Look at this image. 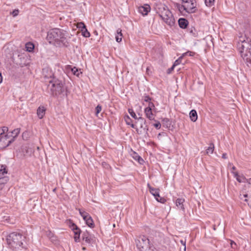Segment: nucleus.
I'll return each instance as SVG.
<instances>
[{
    "label": "nucleus",
    "mask_w": 251,
    "mask_h": 251,
    "mask_svg": "<svg viewBox=\"0 0 251 251\" xmlns=\"http://www.w3.org/2000/svg\"><path fill=\"white\" fill-rule=\"evenodd\" d=\"M47 38L50 43L53 42L58 46L67 47L70 37L66 31L56 28L51 29L48 32Z\"/></svg>",
    "instance_id": "obj_1"
},
{
    "label": "nucleus",
    "mask_w": 251,
    "mask_h": 251,
    "mask_svg": "<svg viewBox=\"0 0 251 251\" xmlns=\"http://www.w3.org/2000/svg\"><path fill=\"white\" fill-rule=\"evenodd\" d=\"M237 49L243 60L247 65L251 64V40L247 37H240L237 44Z\"/></svg>",
    "instance_id": "obj_2"
},
{
    "label": "nucleus",
    "mask_w": 251,
    "mask_h": 251,
    "mask_svg": "<svg viewBox=\"0 0 251 251\" xmlns=\"http://www.w3.org/2000/svg\"><path fill=\"white\" fill-rule=\"evenodd\" d=\"M25 239V236L16 232L9 234L6 238L7 244L13 250L18 249L22 247Z\"/></svg>",
    "instance_id": "obj_3"
},
{
    "label": "nucleus",
    "mask_w": 251,
    "mask_h": 251,
    "mask_svg": "<svg viewBox=\"0 0 251 251\" xmlns=\"http://www.w3.org/2000/svg\"><path fill=\"white\" fill-rule=\"evenodd\" d=\"M181 4L176 3L175 4V7L178 11L183 13L186 12L188 13H193L196 10V3L195 0H180Z\"/></svg>",
    "instance_id": "obj_4"
},
{
    "label": "nucleus",
    "mask_w": 251,
    "mask_h": 251,
    "mask_svg": "<svg viewBox=\"0 0 251 251\" xmlns=\"http://www.w3.org/2000/svg\"><path fill=\"white\" fill-rule=\"evenodd\" d=\"M48 89L50 90L51 95L57 96L62 93L64 91L63 84L62 82L55 78H53L49 81Z\"/></svg>",
    "instance_id": "obj_5"
},
{
    "label": "nucleus",
    "mask_w": 251,
    "mask_h": 251,
    "mask_svg": "<svg viewBox=\"0 0 251 251\" xmlns=\"http://www.w3.org/2000/svg\"><path fill=\"white\" fill-rule=\"evenodd\" d=\"M159 15L164 22L170 26L175 24V19L171 12L164 5L159 8Z\"/></svg>",
    "instance_id": "obj_6"
},
{
    "label": "nucleus",
    "mask_w": 251,
    "mask_h": 251,
    "mask_svg": "<svg viewBox=\"0 0 251 251\" xmlns=\"http://www.w3.org/2000/svg\"><path fill=\"white\" fill-rule=\"evenodd\" d=\"M8 128L4 126L0 129V148H5L8 146L13 141V138L7 133Z\"/></svg>",
    "instance_id": "obj_7"
},
{
    "label": "nucleus",
    "mask_w": 251,
    "mask_h": 251,
    "mask_svg": "<svg viewBox=\"0 0 251 251\" xmlns=\"http://www.w3.org/2000/svg\"><path fill=\"white\" fill-rule=\"evenodd\" d=\"M136 246L140 251L147 250L148 248H151L149 244V239L145 236L139 237L138 239L136 241Z\"/></svg>",
    "instance_id": "obj_8"
},
{
    "label": "nucleus",
    "mask_w": 251,
    "mask_h": 251,
    "mask_svg": "<svg viewBox=\"0 0 251 251\" xmlns=\"http://www.w3.org/2000/svg\"><path fill=\"white\" fill-rule=\"evenodd\" d=\"M78 210L80 215L85 221L86 225L91 228L94 227L95 224L91 216L89 215V214L84 211H82L80 209H78Z\"/></svg>",
    "instance_id": "obj_9"
},
{
    "label": "nucleus",
    "mask_w": 251,
    "mask_h": 251,
    "mask_svg": "<svg viewBox=\"0 0 251 251\" xmlns=\"http://www.w3.org/2000/svg\"><path fill=\"white\" fill-rule=\"evenodd\" d=\"M148 187L149 189L150 192L154 197L157 201L162 203L166 202V200L164 198L160 197L159 189L152 187L149 183L148 184Z\"/></svg>",
    "instance_id": "obj_10"
},
{
    "label": "nucleus",
    "mask_w": 251,
    "mask_h": 251,
    "mask_svg": "<svg viewBox=\"0 0 251 251\" xmlns=\"http://www.w3.org/2000/svg\"><path fill=\"white\" fill-rule=\"evenodd\" d=\"M241 193L240 195V198L241 200L251 197V184L249 183L246 185L245 189Z\"/></svg>",
    "instance_id": "obj_11"
},
{
    "label": "nucleus",
    "mask_w": 251,
    "mask_h": 251,
    "mask_svg": "<svg viewBox=\"0 0 251 251\" xmlns=\"http://www.w3.org/2000/svg\"><path fill=\"white\" fill-rule=\"evenodd\" d=\"M154 104L152 102L149 103V106L145 109V113L146 117L150 120H153L154 116L152 112V107H154Z\"/></svg>",
    "instance_id": "obj_12"
},
{
    "label": "nucleus",
    "mask_w": 251,
    "mask_h": 251,
    "mask_svg": "<svg viewBox=\"0 0 251 251\" xmlns=\"http://www.w3.org/2000/svg\"><path fill=\"white\" fill-rule=\"evenodd\" d=\"M71 228L75 234L74 239L75 242H77L79 241L81 230L74 223L72 224Z\"/></svg>",
    "instance_id": "obj_13"
},
{
    "label": "nucleus",
    "mask_w": 251,
    "mask_h": 251,
    "mask_svg": "<svg viewBox=\"0 0 251 251\" xmlns=\"http://www.w3.org/2000/svg\"><path fill=\"white\" fill-rule=\"evenodd\" d=\"M150 6L147 4L139 7V12L143 15H146L150 11Z\"/></svg>",
    "instance_id": "obj_14"
},
{
    "label": "nucleus",
    "mask_w": 251,
    "mask_h": 251,
    "mask_svg": "<svg viewBox=\"0 0 251 251\" xmlns=\"http://www.w3.org/2000/svg\"><path fill=\"white\" fill-rule=\"evenodd\" d=\"M82 237V240L85 241V242L88 244L91 243L92 241H93L92 236L90 235V234L87 231L83 232Z\"/></svg>",
    "instance_id": "obj_15"
},
{
    "label": "nucleus",
    "mask_w": 251,
    "mask_h": 251,
    "mask_svg": "<svg viewBox=\"0 0 251 251\" xmlns=\"http://www.w3.org/2000/svg\"><path fill=\"white\" fill-rule=\"evenodd\" d=\"M234 176L239 182H245L246 181V177L243 175H239L237 172H232Z\"/></svg>",
    "instance_id": "obj_16"
},
{
    "label": "nucleus",
    "mask_w": 251,
    "mask_h": 251,
    "mask_svg": "<svg viewBox=\"0 0 251 251\" xmlns=\"http://www.w3.org/2000/svg\"><path fill=\"white\" fill-rule=\"evenodd\" d=\"M46 109L44 106H40L37 110V114L39 119H42L45 115Z\"/></svg>",
    "instance_id": "obj_17"
},
{
    "label": "nucleus",
    "mask_w": 251,
    "mask_h": 251,
    "mask_svg": "<svg viewBox=\"0 0 251 251\" xmlns=\"http://www.w3.org/2000/svg\"><path fill=\"white\" fill-rule=\"evenodd\" d=\"M178 22L179 26L182 28H185L188 23L187 20L183 18L179 19Z\"/></svg>",
    "instance_id": "obj_18"
},
{
    "label": "nucleus",
    "mask_w": 251,
    "mask_h": 251,
    "mask_svg": "<svg viewBox=\"0 0 251 251\" xmlns=\"http://www.w3.org/2000/svg\"><path fill=\"white\" fill-rule=\"evenodd\" d=\"M20 128H16L13 130L12 132L7 133L10 136L11 138H13V140H14V138H16L18 134L20 133Z\"/></svg>",
    "instance_id": "obj_19"
},
{
    "label": "nucleus",
    "mask_w": 251,
    "mask_h": 251,
    "mask_svg": "<svg viewBox=\"0 0 251 251\" xmlns=\"http://www.w3.org/2000/svg\"><path fill=\"white\" fill-rule=\"evenodd\" d=\"M190 118L192 121L196 122L198 118L197 113L195 110H192L190 113Z\"/></svg>",
    "instance_id": "obj_20"
},
{
    "label": "nucleus",
    "mask_w": 251,
    "mask_h": 251,
    "mask_svg": "<svg viewBox=\"0 0 251 251\" xmlns=\"http://www.w3.org/2000/svg\"><path fill=\"white\" fill-rule=\"evenodd\" d=\"M123 34L122 33V30L119 28L117 30V34L116 35V40L117 42H121L122 40Z\"/></svg>",
    "instance_id": "obj_21"
},
{
    "label": "nucleus",
    "mask_w": 251,
    "mask_h": 251,
    "mask_svg": "<svg viewBox=\"0 0 251 251\" xmlns=\"http://www.w3.org/2000/svg\"><path fill=\"white\" fill-rule=\"evenodd\" d=\"M25 47L26 51L31 52L34 48V45L31 42H28L25 44Z\"/></svg>",
    "instance_id": "obj_22"
},
{
    "label": "nucleus",
    "mask_w": 251,
    "mask_h": 251,
    "mask_svg": "<svg viewBox=\"0 0 251 251\" xmlns=\"http://www.w3.org/2000/svg\"><path fill=\"white\" fill-rule=\"evenodd\" d=\"M184 201V200L183 199H177L176 200V205L177 206H180V208L182 210H183L184 207L183 205V203Z\"/></svg>",
    "instance_id": "obj_23"
},
{
    "label": "nucleus",
    "mask_w": 251,
    "mask_h": 251,
    "mask_svg": "<svg viewBox=\"0 0 251 251\" xmlns=\"http://www.w3.org/2000/svg\"><path fill=\"white\" fill-rule=\"evenodd\" d=\"M214 149V145L213 143H211L210 144L209 147L208 148V149L206 150V153L207 154H212L213 152Z\"/></svg>",
    "instance_id": "obj_24"
},
{
    "label": "nucleus",
    "mask_w": 251,
    "mask_h": 251,
    "mask_svg": "<svg viewBox=\"0 0 251 251\" xmlns=\"http://www.w3.org/2000/svg\"><path fill=\"white\" fill-rule=\"evenodd\" d=\"M125 120L127 125L130 126L132 128H134V125L132 123L131 119L128 116L126 117Z\"/></svg>",
    "instance_id": "obj_25"
},
{
    "label": "nucleus",
    "mask_w": 251,
    "mask_h": 251,
    "mask_svg": "<svg viewBox=\"0 0 251 251\" xmlns=\"http://www.w3.org/2000/svg\"><path fill=\"white\" fill-rule=\"evenodd\" d=\"M82 35L85 37H89L90 36V33L88 31L86 28L85 29H81Z\"/></svg>",
    "instance_id": "obj_26"
},
{
    "label": "nucleus",
    "mask_w": 251,
    "mask_h": 251,
    "mask_svg": "<svg viewBox=\"0 0 251 251\" xmlns=\"http://www.w3.org/2000/svg\"><path fill=\"white\" fill-rule=\"evenodd\" d=\"M214 0H205V3L207 6L211 7L214 4Z\"/></svg>",
    "instance_id": "obj_27"
},
{
    "label": "nucleus",
    "mask_w": 251,
    "mask_h": 251,
    "mask_svg": "<svg viewBox=\"0 0 251 251\" xmlns=\"http://www.w3.org/2000/svg\"><path fill=\"white\" fill-rule=\"evenodd\" d=\"M77 27L81 29H85L86 26L82 22L77 23Z\"/></svg>",
    "instance_id": "obj_28"
},
{
    "label": "nucleus",
    "mask_w": 251,
    "mask_h": 251,
    "mask_svg": "<svg viewBox=\"0 0 251 251\" xmlns=\"http://www.w3.org/2000/svg\"><path fill=\"white\" fill-rule=\"evenodd\" d=\"M128 112L129 113V114H130L131 116L132 117H133V118H134L135 119H137V117L136 116V114L135 113V112H134V111L133 110V109H128Z\"/></svg>",
    "instance_id": "obj_29"
},
{
    "label": "nucleus",
    "mask_w": 251,
    "mask_h": 251,
    "mask_svg": "<svg viewBox=\"0 0 251 251\" xmlns=\"http://www.w3.org/2000/svg\"><path fill=\"white\" fill-rule=\"evenodd\" d=\"M183 56H182V54L181 56H180L175 61V63H174V65L176 66L178 65H179L181 62V60L183 58Z\"/></svg>",
    "instance_id": "obj_30"
},
{
    "label": "nucleus",
    "mask_w": 251,
    "mask_h": 251,
    "mask_svg": "<svg viewBox=\"0 0 251 251\" xmlns=\"http://www.w3.org/2000/svg\"><path fill=\"white\" fill-rule=\"evenodd\" d=\"M72 72L73 73L74 75H76L77 76H78L79 75V73L78 72V71L77 68L75 67H74L72 69Z\"/></svg>",
    "instance_id": "obj_31"
},
{
    "label": "nucleus",
    "mask_w": 251,
    "mask_h": 251,
    "mask_svg": "<svg viewBox=\"0 0 251 251\" xmlns=\"http://www.w3.org/2000/svg\"><path fill=\"white\" fill-rule=\"evenodd\" d=\"M195 54V53L194 52L188 51H187V52L183 53L182 54V56L184 57L185 55H187L190 56H194Z\"/></svg>",
    "instance_id": "obj_32"
},
{
    "label": "nucleus",
    "mask_w": 251,
    "mask_h": 251,
    "mask_svg": "<svg viewBox=\"0 0 251 251\" xmlns=\"http://www.w3.org/2000/svg\"><path fill=\"white\" fill-rule=\"evenodd\" d=\"M46 235L49 239L51 237H54V234L50 230H48L46 232Z\"/></svg>",
    "instance_id": "obj_33"
},
{
    "label": "nucleus",
    "mask_w": 251,
    "mask_h": 251,
    "mask_svg": "<svg viewBox=\"0 0 251 251\" xmlns=\"http://www.w3.org/2000/svg\"><path fill=\"white\" fill-rule=\"evenodd\" d=\"M8 180V178L7 177H3L1 179H0V189L1 188V183H5Z\"/></svg>",
    "instance_id": "obj_34"
},
{
    "label": "nucleus",
    "mask_w": 251,
    "mask_h": 251,
    "mask_svg": "<svg viewBox=\"0 0 251 251\" xmlns=\"http://www.w3.org/2000/svg\"><path fill=\"white\" fill-rule=\"evenodd\" d=\"M101 111V106L98 105L96 108V114L97 115Z\"/></svg>",
    "instance_id": "obj_35"
},
{
    "label": "nucleus",
    "mask_w": 251,
    "mask_h": 251,
    "mask_svg": "<svg viewBox=\"0 0 251 251\" xmlns=\"http://www.w3.org/2000/svg\"><path fill=\"white\" fill-rule=\"evenodd\" d=\"M7 172L6 171V169L4 167L2 166L1 167V169H0V174L4 175V174H6Z\"/></svg>",
    "instance_id": "obj_36"
},
{
    "label": "nucleus",
    "mask_w": 251,
    "mask_h": 251,
    "mask_svg": "<svg viewBox=\"0 0 251 251\" xmlns=\"http://www.w3.org/2000/svg\"><path fill=\"white\" fill-rule=\"evenodd\" d=\"M243 200L248 202V205L251 208V197L247 199H245Z\"/></svg>",
    "instance_id": "obj_37"
},
{
    "label": "nucleus",
    "mask_w": 251,
    "mask_h": 251,
    "mask_svg": "<svg viewBox=\"0 0 251 251\" xmlns=\"http://www.w3.org/2000/svg\"><path fill=\"white\" fill-rule=\"evenodd\" d=\"M19 11L18 9H15L12 11V14L13 15V17L17 16L19 14Z\"/></svg>",
    "instance_id": "obj_38"
},
{
    "label": "nucleus",
    "mask_w": 251,
    "mask_h": 251,
    "mask_svg": "<svg viewBox=\"0 0 251 251\" xmlns=\"http://www.w3.org/2000/svg\"><path fill=\"white\" fill-rule=\"evenodd\" d=\"M153 126L157 129L160 128L161 126V124L159 122H157V123L154 124Z\"/></svg>",
    "instance_id": "obj_39"
},
{
    "label": "nucleus",
    "mask_w": 251,
    "mask_h": 251,
    "mask_svg": "<svg viewBox=\"0 0 251 251\" xmlns=\"http://www.w3.org/2000/svg\"><path fill=\"white\" fill-rule=\"evenodd\" d=\"M228 165V166L231 167V170H232L231 171V173H232V172H236L235 171L236 167L234 166H233L231 163H229Z\"/></svg>",
    "instance_id": "obj_40"
},
{
    "label": "nucleus",
    "mask_w": 251,
    "mask_h": 251,
    "mask_svg": "<svg viewBox=\"0 0 251 251\" xmlns=\"http://www.w3.org/2000/svg\"><path fill=\"white\" fill-rule=\"evenodd\" d=\"M50 239L51 240L52 242L54 243H56L57 239L55 236L54 235V237H51Z\"/></svg>",
    "instance_id": "obj_41"
},
{
    "label": "nucleus",
    "mask_w": 251,
    "mask_h": 251,
    "mask_svg": "<svg viewBox=\"0 0 251 251\" xmlns=\"http://www.w3.org/2000/svg\"><path fill=\"white\" fill-rule=\"evenodd\" d=\"M175 67V66L173 64V66L168 70V73L170 74L172 72V71L174 70Z\"/></svg>",
    "instance_id": "obj_42"
},
{
    "label": "nucleus",
    "mask_w": 251,
    "mask_h": 251,
    "mask_svg": "<svg viewBox=\"0 0 251 251\" xmlns=\"http://www.w3.org/2000/svg\"><path fill=\"white\" fill-rule=\"evenodd\" d=\"M180 242L184 246V251H185L186 250V245H185L186 242H185V241L181 240L180 241Z\"/></svg>",
    "instance_id": "obj_43"
},
{
    "label": "nucleus",
    "mask_w": 251,
    "mask_h": 251,
    "mask_svg": "<svg viewBox=\"0 0 251 251\" xmlns=\"http://www.w3.org/2000/svg\"><path fill=\"white\" fill-rule=\"evenodd\" d=\"M230 245H231V247L232 248H234V247L233 246V245H236V243L233 241H231L230 242Z\"/></svg>",
    "instance_id": "obj_44"
},
{
    "label": "nucleus",
    "mask_w": 251,
    "mask_h": 251,
    "mask_svg": "<svg viewBox=\"0 0 251 251\" xmlns=\"http://www.w3.org/2000/svg\"><path fill=\"white\" fill-rule=\"evenodd\" d=\"M138 162L140 164H142V162H143V160L140 156H138Z\"/></svg>",
    "instance_id": "obj_45"
},
{
    "label": "nucleus",
    "mask_w": 251,
    "mask_h": 251,
    "mask_svg": "<svg viewBox=\"0 0 251 251\" xmlns=\"http://www.w3.org/2000/svg\"><path fill=\"white\" fill-rule=\"evenodd\" d=\"M222 158H223L224 159H226L227 158L226 154V153L223 154Z\"/></svg>",
    "instance_id": "obj_46"
},
{
    "label": "nucleus",
    "mask_w": 251,
    "mask_h": 251,
    "mask_svg": "<svg viewBox=\"0 0 251 251\" xmlns=\"http://www.w3.org/2000/svg\"><path fill=\"white\" fill-rule=\"evenodd\" d=\"M149 100H150V98L148 97H147L145 99V101H148Z\"/></svg>",
    "instance_id": "obj_47"
},
{
    "label": "nucleus",
    "mask_w": 251,
    "mask_h": 251,
    "mask_svg": "<svg viewBox=\"0 0 251 251\" xmlns=\"http://www.w3.org/2000/svg\"><path fill=\"white\" fill-rule=\"evenodd\" d=\"M139 120H142V121H144V120H143V119L142 118H141V117H140V118H139Z\"/></svg>",
    "instance_id": "obj_48"
},
{
    "label": "nucleus",
    "mask_w": 251,
    "mask_h": 251,
    "mask_svg": "<svg viewBox=\"0 0 251 251\" xmlns=\"http://www.w3.org/2000/svg\"><path fill=\"white\" fill-rule=\"evenodd\" d=\"M166 120L167 122H169V120L168 119H164V121Z\"/></svg>",
    "instance_id": "obj_49"
},
{
    "label": "nucleus",
    "mask_w": 251,
    "mask_h": 251,
    "mask_svg": "<svg viewBox=\"0 0 251 251\" xmlns=\"http://www.w3.org/2000/svg\"><path fill=\"white\" fill-rule=\"evenodd\" d=\"M82 250H85V247H83V248H82Z\"/></svg>",
    "instance_id": "obj_50"
}]
</instances>
